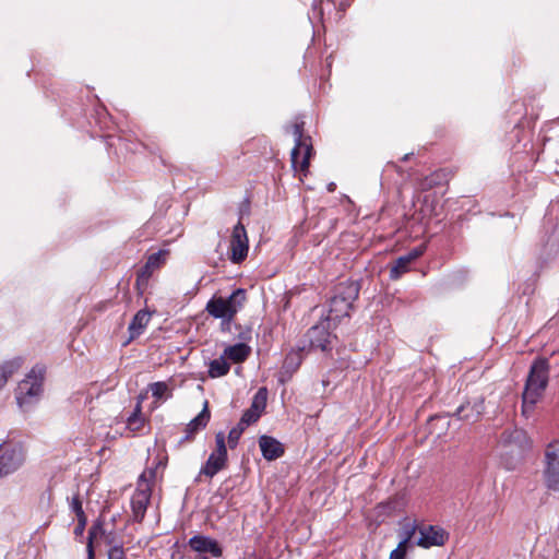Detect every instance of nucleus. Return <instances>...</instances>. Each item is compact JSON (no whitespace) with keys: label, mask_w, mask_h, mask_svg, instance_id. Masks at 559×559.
<instances>
[{"label":"nucleus","mask_w":559,"mask_h":559,"mask_svg":"<svg viewBox=\"0 0 559 559\" xmlns=\"http://www.w3.org/2000/svg\"><path fill=\"white\" fill-rule=\"evenodd\" d=\"M248 237L245 226L241 222L234 227L231 238H230V260L234 263L242 262L248 254Z\"/></svg>","instance_id":"9d476101"},{"label":"nucleus","mask_w":559,"mask_h":559,"mask_svg":"<svg viewBox=\"0 0 559 559\" xmlns=\"http://www.w3.org/2000/svg\"><path fill=\"white\" fill-rule=\"evenodd\" d=\"M167 390L168 386L165 382H155L151 384L152 395L155 399H162Z\"/></svg>","instance_id":"c756f323"},{"label":"nucleus","mask_w":559,"mask_h":559,"mask_svg":"<svg viewBox=\"0 0 559 559\" xmlns=\"http://www.w3.org/2000/svg\"><path fill=\"white\" fill-rule=\"evenodd\" d=\"M418 531L419 538L416 540L415 545L423 548L443 546L449 538L448 533L439 526L425 525L419 527Z\"/></svg>","instance_id":"9b49d317"},{"label":"nucleus","mask_w":559,"mask_h":559,"mask_svg":"<svg viewBox=\"0 0 559 559\" xmlns=\"http://www.w3.org/2000/svg\"><path fill=\"white\" fill-rule=\"evenodd\" d=\"M195 559H209V558H207V557H205V556L200 555V556H198Z\"/></svg>","instance_id":"4c0bfd02"},{"label":"nucleus","mask_w":559,"mask_h":559,"mask_svg":"<svg viewBox=\"0 0 559 559\" xmlns=\"http://www.w3.org/2000/svg\"><path fill=\"white\" fill-rule=\"evenodd\" d=\"M259 447L263 457L267 461L276 460L284 454L283 444L270 436H261L259 439Z\"/></svg>","instance_id":"dca6fc26"},{"label":"nucleus","mask_w":559,"mask_h":559,"mask_svg":"<svg viewBox=\"0 0 559 559\" xmlns=\"http://www.w3.org/2000/svg\"><path fill=\"white\" fill-rule=\"evenodd\" d=\"M216 449L212 452L205 462V464L201 467L198 479L204 475L209 478L214 477L218 472L224 469L227 464V449L225 444V435L224 432H218L215 436Z\"/></svg>","instance_id":"1a4fd4ad"},{"label":"nucleus","mask_w":559,"mask_h":559,"mask_svg":"<svg viewBox=\"0 0 559 559\" xmlns=\"http://www.w3.org/2000/svg\"><path fill=\"white\" fill-rule=\"evenodd\" d=\"M543 478L549 490H559V440L550 442L545 449Z\"/></svg>","instance_id":"6e6552de"},{"label":"nucleus","mask_w":559,"mask_h":559,"mask_svg":"<svg viewBox=\"0 0 559 559\" xmlns=\"http://www.w3.org/2000/svg\"><path fill=\"white\" fill-rule=\"evenodd\" d=\"M156 471L150 468L144 471L138 481V488L131 498L132 519L134 522H142L151 500L152 488L150 480L154 479Z\"/></svg>","instance_id":"39448f33"},{"label":"nucleus","mask_w":559,"mask_h":559,"mask_svg":"<svg viewBox=\"0 0 559 559\" xmlns=\"http://www.w3.org/2000/svg\"><path fill=\"white\" fill-rule=\"evenodd\" d=\"M247 300V293L242 288H237L228 298L213 297L206 304V311L216 319L230 323L237 312L242 309Z\"/></svg>","instance_id":"7ed1b4c3"},{"label":"nucleus","mask_w":559,"mask_h":559,"mask_svg":"<svg viewBox=\"0 0 559 559\" xmlns=\"http://www.w3.org/2000/svg\"><path fill=\"white\" fill-rule=\"evenodd\" d=\"M251 354V347L245 343H237L231 346H227L224 349V356L226 359L231 360L234 364L243 362Z\"/></svg>","instance_id":"6ab92c4d"},{"label":"nucleus","mask_w":559,"mask_h":559,"mask_svg":"<svg viewBox=\"0 0 559 559\" xmlns=\"http://www.w3.org/2000/svg\"><path fill=\"white\" fill-rule=\"evenodd\" d=\"M229 369L230 366L227 362L226 357L222 355L219 358L213 359L210 362L209 376L211 378L223 377L229 372Z\"/></svg>","instance_id":"5701e85b"},{"label":"nucleus","mask_w":559,"mask_h":559,"mask_svg":"<svg viewBox=\"0 0 559 559\" xmlns=\"http://www.w3.org/2000/svg\"><path fill=\"white\" fill-rule=\"evenodd\" d=\"M408 548L397 544V547L390 552L389 559H406Z\"/></svg>","instance_id":"7c9ffc66"},{"label":"nucleus","mask_w":559,"mask_h":559,"mask_svg":"<svg viewBox=\"0 0 559 559\" xmlns=\"http://www.w3.org/2000/svg\"><path fill=\"white\" fill-rule=\"evenodd\" d=\"M409 158V154H405L402 158L403 162H406Z\"/></svg>","instance_id":"c9c22d12"},{"label":"nucleus","mask_w":559,"mask_h":559,"mask_svg":"<svg viewBox=\"0 0 559 559\" xmlns=\"http://www.w3.org/2000/svg\"><path fill=\"white\" fill-rule=\"evenodd\" d=\"M417 528L418 527L415 522L404 523L400 531L401 540H400L399 545L411 548L412 539L415 536Z\"/></svg>","instance_id":"b1692460"},{"label":"nucleus","mask_w":559,"mask_h":559,"mask_svg":"<svg viewBox=\"0 0 559 559\" xmlns=\"http://www.w3.org/2000/svg\"><path fill=\"white\" fill-rule=\"evenodd\" d=\"M307 336L312 348H318L322 352L331 349V334L328 331V326L323 324L314 325L308 330Z\"/></svg>","instance_id":"4468645a"},{"label":"nucleus","mask_w":559,"mask_h":559,"mask_svg":"<svg viewBox=\"0 0 559 559\" xmlns=\"http://www.w3.org/2000/svg\"><path fill=\"white\" fill-rule=\"evenodd\" d=\"M23 365L22 357H15L11 360L4 361L0 366V389L4 386L9 378L12 377Z\"/></svg>","instance_id":"412c9836"},{"label":"nucleus","mask_w":559,"mask_h":559,"mask_svg":"<svg viewBox=\"0 0 559 559\" xmlns=\"http://www.w3.org/2000/svg\"><path fill=\"white\" fill-rule=\"evenodd\" d=\"M267 390L266 388H260L254 394L251 405L246 409L240 418L242 426H250L259 420L262 413L266 407Z\"/></svg>","instance_id":"f8f14e48"},{"label":"nucleus","mask_w":559,"mask_h":559,"mask_svg":"<svg viewBox=\"0 0 559 559\" xmlns=\"http://www.w3.org/2000/svg\"><path fill=\"white\" fill-rule=\"evenodd\" d=\"M108 559H126L123 549L120 547H112L108 552Z\"/></svg>","instance_id":"473e14b6"},{"label":"nucleus","mask_w":559,"mask_h":559,"mask_svg":"<svg viewBox=\"0 0 559 559\" xmlns=\"http://www.w3.org/2000/svg\"><path fill=\"white\" fill-rule=\"evenodd\" d=\"M549 381V361L546 358L534 360L530 368L522 393V414L530 417L535 405L543 397Z\"/></svg>","instance_id":"f257e3e1"},{"label":"nucleus","mask_w":559,"mask_h":559,"mask_svg":"<svg viewBox=\"0 0 559 559\" xmlns=\"http://www.w3.org/2000/svg\"><path fill=\"white\" fill-rule=\"evenodd\" d=\"M85 525H86V524H82L81 522H79V523H78V526H76V527H75V530H74V533H75L76 535H81V534L83 533L84 528H85Z\"/></svg>","instance_id":"f704fd0d"},{"label":"nucleus","mask_w":559,"mask_h":559,"mask_svg":"<svg viewBox=\"0 0 559 559\" xmlns=\"http://www.w3.org/2000/svg\"><path fill=\"white\" fill-rule=\"evenodd\" d=\"M211 414L209 411L207 402L204 403L203 409L201 413L194 417L186 427V435L185 437L179 441V443H183L186 441H190L193 439V436L201 429L205 428L209 420H210Z\"/></svg>","instance_id":"2eb2a0df"},{"label":"nucleus","mask_w":559,"mask_h":559,"mask_svg":"<svg viewBox=\"0 0 559 559\" xmlns=\"http://www.w3.org/2000/svg\"><path fill=\"white\" fill-rule=\"evenodd\" d=\"M485 412V401L483 397L476 400L473 404L467 402L466 404L461 405L455 415L459 419L476 421L480 415Z\"/></svg>","instance_id":"f3484780"},{"label":"nucleus","mask_w":559,"mask_h":559,"mask_svg":"<svg viewBox=\"0 0 559 559\" xmlns=\"http://www.w3.org/2000/svg\"><path fill=\"white\" fill-rule=\"evenodd\" d=\"M445 180L447 174L444 170L440 169L425 177L419 183V189L421 191H428L433 187L440 186Z\"/></svg>","instance_id":"4be33fe9"},{"label":"nucleus","mask_w":559,"mask_h":559,"mask_svg":"<svg viewBox=\"0 0 559 559\" xmlns=\"http://www.w3.org/2000/svg\"><path fill=\"white\" fill-rule=\"evenodd\" d=\"M502 442L511 448V452L513 451V448H518L520 451H523L530 447L527 436L521 429L503 432Z\"/></svg>","instance_id":"a211bd4d"},{"label":"nucleus","mask_w":559,"mask_h":559,"mask_svg":"<svg viewBox=\"0 0 559 559\" xmlns=\"http://www.w3.org/2000/svg\"><path fill=\"white\" fill-rule=\"evenodd\" d=\"M25 462V450L21 443L0 444V478L16 472Z\"/></svg>","instance_id":"0eeeda50"},{"label":"nucleus","mask_w":559,"mask_h":559,"mask_svg":"<svg viewBox=\"0 0 559 559\" xmlns=\"http://www.w3.org/2000/svg\"><path fill=\"white\" fill-rule=\"evenodd\" d=\"M46 366L35 365L22 380L16 390V402L21 408L36 401L43 392V382L45 379Z\"/></svg>","instance_id":"20e7f679"},{"label":"nucleus","mask_w":559,"mask_h":559,"mask_svg":"<svg viewBox=\"0 0 559 559\" xmlns=\"http://www.w3.org/2000/svg\"><path fill=\"white\" fill-rule=\"evenodd\" d=\"M360 285L356 281H345L335 286L329 302L328 322L337 324L342 318L349 317L354 301L358 298Z\"/></svg>","instance_id":"f03ea898"},{"label":"nucleus","mask_w":559,"mask_h":559,"mask_svg":"<svg viewBox=\"0 0 559 559\" xmlns=\"http://www.w3.org/2000/svg\"><path fill=\"white\" fill-rule=\"evenodd\" d=\"M98 527L93 526L88 532V543H87V552H88V559H94V549H93V537L95 536V532Z\"/></svg>","instance_id":"2f4dec72"},{"label":"nucleus","mask_w":559,"mask_h":559,"mask_svg":"<svg viewBox=\"0 0 559 559\" xmlns=\"http://www.w3.org/2000/svg\"><path fill=\"white\" fill-rule=\"evenodd\" d=\"M163 251H158L155 253H152L146 261V264L144 266L145 270H153L156 267H159V265L163 263Z\"/></svg>","instance_id":"c85d7f7f"},{"label":"nucleus","mask_w":559,"mask_h":559,"mask_svg":"<svg viewBox=\"0 0 559 559\" xmlns=\"http://www.w3.org/2000/svg\"><path fill=\"white\" fill-rule=\"evenodd\" d=\"M141 414V401L138 402L134 412L128 417V427L132 430H139L143 426Z\"/></svg>","instance_id":"a878e982"},{"label":"nucleus","mask_w":559,"mask_h":559,"mask_svg":"<svg viewBox=\"0 0 559 559\" xmlns=\"http://www.w3.org/2000/svg\"><path fill=\"white\" fill-rule=\"evenodd\" d=\"M188 544L192 550L199 554L209 552L215 558H219L223 555V549L219 544L205 535H195L189 539Z\"/></svg>","instance_id":"ddd939ff"},{"label":"nucleus","mask_w":559,"mask_h":559,"mask_svg":"<svg viewBox=\"0 0 559 559\" xmlns=\"http://www.w3.org/2000/svg\"><path fill=\"white\" fill-rule=\"evenodd\" d=\"M293 135L295 138V146L290 153L292 165L295 169L299 167L301 171H305L309 167V159L312 153L311 139L304 136L302 123H295L293 126Z\"/></svg>","instance_id":"423d86ee"},{"label":"nucleus","mask_w":559,"mask_h":559,"mask_svg":"<svg viewBox=\"0 0 559 559\" xmlns=\"http://www.w3.org/2000/svg\"><path fill=\"white\" fill-rule=\"evenodd\" d=\"M463 414H473V411L471 408H468Z\"/></svg>","instance_id":"e433bc0d"},{"label":"nucleus","mask_w":559,"mask_h":559,"mask_svg":"<svg viewBox=\"0 0 559 559\" xmlns=\"http://www.w3.org/2000/svg\"><path fill=\"white\" fill-rule=\"evenodd\" d=\"M71 509L75 513V515L78 518V522H81L82 524H86L87 519L83 511L82 501H81L79 495L72 497Z\"/></svg>","instance_id":"cd10ccee"},{"label":"nucleus","mask_w":559,"mask_h":559,"mask_svg":"<svg viewBox=\"0 0 559 559\" xmlns=\"http://www.w3.org/2000/svg\"><path fill=\"white\" fill-rule=\"evenodd\" d=\"M248 426H242L241 425V421L239 420V423L237 424L236 427H234L233 429H230L229 433H228V445L230 449H234L237 447L238 444V441L242 435V432L245 431V429L247 428Z\"/></svg>","instance_id":"bb28decb"},{"label":"nucleus","mask_w":559,"mask_h":559,"mask_svg":"<svg viewBox=\"0 0 559 559\" xmlns=\"http://www.w3.org/2000/svg\"><path fill=\"white\" fill-rule=\"evenodd\" d=\"M424 247L414 248L412 251H409L407 254H405L407 258H409V261L413 262L416 259H418L424 253Z\"/></svg>","instance_id":"72a5a7b5"},{"label":"nucleus","mask_w":559,"mask_h":559,"mask_svg":"<svg viewBox=\"0 0 559 559\" xmlns=\"http://www.w3.org/2000/svg\"><path fill=\"white\" fill-rule=\"evenodd\" d=\"M411 263L409 258L406 255L399 257L390 270V277L397 280L402 274L408 271Z\"/></svg>","instance_id":"393cba45"},{"label":"nucleus","mask_w":559,"mask_h":559,"mask_svg":"<svg viewBox=\"0 0 559 559\" xmlns=\"http://www.w3.org/2000/svg\"><path fill=\"white\" fill-rule=\"evenodd\" d=\"M151 320L150 312L145 310H140L135 313L132 321L129 324V333H130V340H133L142 334L146 325L148 324Z\"/></svg>","instance_id":"aec40b11"}]
</instances>
